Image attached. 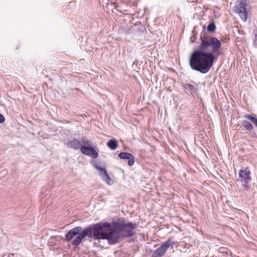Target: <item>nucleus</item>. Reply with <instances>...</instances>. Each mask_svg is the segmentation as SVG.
<instances>
[{
    "instance_id": "1",
    "label": "nucleus",
    "mask_w": 257,
    "mask_h": 257,
    "mask_svg": "<svg viewBox=\"0 0 257 257\" xmlns=\"http://www.w3.org/2000/svg\"><path fill=\"white\" fill-rule=\"evenodd\" d=\"M201 42L189 58L192 70L202 74L207 73L221 54V41L211 36H200Z\"/></svg>"
},
{
    "instance_id": "2",
    "label": "nucleus",
    "mask_w": 257,
    "mask_h": 257,
    "mask_svg": "<svg viewBox=\"0 0 257 257\" xmlns=\"http://www.w3.org/2000/svg\"><path fill=\"white\" fill-rule=\"evenodd\" d=\"M138 224L131 222H126L123 219L117 218L111 222L98 223L97 240L106 239L109 244H115L118 242L120 236L123 238L133 236L135 232L134 230Z\"/></svg>"
},
{
    "instance_id": "3",
    "label": "nucleus",
    "mask_w": 257,
    "mask_h": 257,
    "mask_svg": "<svg viewBox=\"0 0 257 257\" xmlns=\"http://www.w3.org/2000/svg\"><path fill=\"white\" fill-rule=\"evenodd\" d=\"M98 231V223L91 224L83 229L82 228V230L72 241V244L74 246H78L86 236L91 239L97 240Z\"/></svg>"
},
{
    "instance_id": "4",
    "label": "nucleus",
    "mask_w": 257,
    "mask_h": 257,
    "mask_svg": "<svg viewBox=\"0 0 257 257\" xmlns=\"http://www.w3.org/2000/svg\"><path fill=\"white\" fill-rule=\"evenodd\" d=\"M247 0H238L233 7V11L238 14L241 20L246 22L247 19V13L246 9Z\"/></svg>"
},
{
    "instance_id": "5",
    "label": "nucleus",
    "mask_w": 257,
    "mask_h": 257,
    "mask_svg": "<svg viewBox=\"0 0 257 257\" xmlns=\"http://www.w3.org/2000/svg\"><path fill=\"white\" fill-rule=\"evenodd\" d=\"M250 171L249 167H242L239 172V180L245 188H248V183L251 181Z\"/></svg>"
},
{
    "instance_id": "6",
    "label": "nucleus",
    "mask_w": 257,
    "mask_h": 257,
    "mask_svg": "<svg viewBox=\"0 0 257 257\" xmlns=\"http://www.w3.org/2000/svg\"><path fill=\"white\" fill-rule=\"evenodd\" d=\"M98 149H95L91 145H88V146H81L80 147V152L82 154L93 159H96L98 157Z\"/></svg>"
},
{
    "instance_id": "7",
    "label": "nucleus",
    "mask_w": 257,
    "mask_h": 257,
    "mask_svg": "<svg viewBox=\"0 0 257 257\" xmlns=\"http://www.w3.org/2000/svg\"><path fill=\"white\" fill-rule=\"evenodd\" d=\"M94 167L99 171V174L102 179L108 185H111L113 181L111 180L110 176L108 175L105 167H99L95 161H92Z\"/></svg>"
},
{
    "instance_id": "8",
    "label": "nucleus",
    "mask_w": 257,
    "mask_h": 257,
    "mask_svg": "<svg viewBox=\"0 0 257 257\" xmlns=\"http://www.w3.org/2000/svg\"><path fill=\"white\" fill-rule=\"evenodd\" d=\"M82 230L81 226H77L69 230L65 234V239L70 242Z\"/></svg>"
},
{
    "instance_id": "9",
    "label": "nucleus",
    "mask_w": 257,
    "mask_h": 257,
    "mask_svg": "<svg viewBox=\"0 0 257 257\" xmlns=\"http://www.w3.org/2000/svg\"><path fill=\"white\" fill-rule=\"evenodd\" d=\"M118 157L121 159L127 160V164L130 166H132L134 164V156L130 153L126 152H121L118 154Z\"/></svg>"
},
{
    "instance_id": "10",
    "label": "nucleus",
    "mask_w": 257,
    "mask_h": 257,
    "mask_svg": "<svg viewBox=\"0 0 257 257\" xmlns=\"http://www.w3.org/2000/svg\"><path fill=\"white\" fill-rule=\"evenodd\" d=\"M192 84L187 83L183 85L184 88L188 91L192 95L196 93L198 89V85L194 81H191Z\"/></svg>"
},
{
    "instance_id": "11",
    "label": "nucleus",
    "mask_w": 257,
    "mask_h": 257,
    "mask_svg": "<svg viewBox=\"0 0 257 257\" xmlns=\"http://www.w3.org/2000/svg\"><path fill=\"white\" fill-rule=\"evenodd\" d=\"M175 244V241L174 239L172 237L168 238L166 241L163 242L161 245V247L166 252L169 249H172L174 247V245Z\"/></svg>"
},
{
    "instance_id": "12",
    "label": "nucleus",
    "mask_w": 257,
    "mask_h": 257,
    "mask_svg": "<svg viewBox=\"0 0 257 257\" xmlns=\"http://www.w3.org/2000/svg\"><path fill=\"white\" fill-rule=\"evenodd\" d=\"M66 145L68 148L74 149V150H77L78 149H80V142L79 141L77 140L76 139H73L71 140L68 141Z\"/></svg>"
},
{
    "instance_id": "13",
    "label": "nucleus",
    "mask_w": 257,
    "mask_h": 257,
    "mask_svg": "<svg viewBox=\"0 0 257 257\" xmlns=\"http://www.w3.org/2000/svg\"><path fill=\"white\" fill-rule=\"evenodd\" d=\"M166 251L161 247L157 248L152 254V257H162L165 254Z\"/></svg>"
},
{
    "instance_id": "14",
    "label": "nucleus",
    "mask_w": 257,
    "mask_h": 257,
    "mask_svg": "<svg viewBox=\"0 0 257 257\" xmlns=\"http://www.w3.org/2000/svg\"><path fill=\"white\" fill-rule=\"evenodd\" d=\"M244 117L248 120H249L251 121V122L253 123L257 127V117L255 114H246L244 115Z\"/></svg>"
},
{
    "instance_id": "15",
    "label": "nucleus",
    "mask_w": 257,
    "mask_h": 257,
    "mask_svg": "<svg viewBox=\"0 0 257 257\" xmlns=\"http://www.w3.org/2000/svg\"><path fill=\"white\" fill-rule=\"evenodd\" d=\"M242 126L245 129V130L251 132L253 129V126L251 123V121H249L246 120H243L242 122Z\"/></svg>"
},
{
    "instance_id": "16",
    "label": "nucleus",
    "mask_w": 257,
    "mask_h": 257,
    "mask_svg": "<svg viewBox=\"0 0 257 257\" xmlns=\"http://www.w3.org/2000/svg\"><path fill=\"white\" fill-rule=\"evenodd\" d=\"M107 146L110 149L114 150L118 146L117 141L115 139L109 140L107 143Z\"/></svg>"
},
{
    "instance_id": "17",
    "label": "nucleus",
    "mask_w": 257,
    "mask_h": 257,
    "mask_svg": "<svg viewBox=\"0 0 257 257\" xmlns=\"http://www.w3.org/2000/svg\"><path fill=\"white\" fill-rule=\"evenodd\" d=\"M216 30V25L214 22L209 23L207 27L208 32H214Z\"/></svg>"
},
{
    "instance_id": "18",
    "label": "nucleus",
    "mask_w": 257,
    "mask_h": 257,
    "mask_svg": "<svg viewBox=\"0 0 257 257\" xmlns=\"http://www.w3.org/2000/svg\"><path fill=\"white\" fill-rule=\"evenodd\" d=\"M197 39V36L196 35L194 34L190 38V42L191 43H193L195 42Z\"/></svg>"
},
{
    "instance_id": "19",
    "label": "nucleus",
    "mask_w": 257,
    "mask_h": 257,
    "mask_svg": "<svg viewBox=\"0 0 257 257\" xmlns=\"http://www.w3.org/2000/svg\"><path fill=\"white\" fill-rule=\"evenodd\" d=\"M81 143L84 144L83 146H88V145H90L89 144V141L87 140L86 139H82L81 140Z\"/></svg>"
},
{
    "instance_id": "20",
    "label": "nucleus",
    "mask_w": 257,
    "mask_h": 257,
    "mask_svg": "<svg viewBox=\"0 0 257 257\" xmlns=\"http://www.w3.org/2000/svg\"><path fill=\"white\" fill-rule=\"evenodd\" d=\"M5 121V118L4 117V116L0 113V123H2L3 122H4Z\"/></svg>"
},
{
    "instance_id": "21",
    "label": "nucleus",
    "mask_w": 257,
    "mask_h": 257,
    "mask_svg": "<svg viewBox=\"0 0 257 257\" xmlns=\"http://www.w3.org/2000/svg\"><path fill=\"white\" fill-rule=\"evenodd\" d=\"M15 255H17V254L11 253L8 255V257H14Z\"/></svg>"
}]
</instances>
